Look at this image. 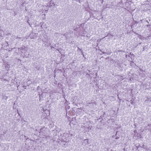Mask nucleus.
Returning a JSON list of instances; mask_svg holds the SVG:
<instances>
[{"label":"nucleus","mask_w":151,"mask_h":151,"mask_svg":"<svg viewBox=\"0 0 151 151\" xmlns=\"http://www.w3.org/2000/svg\"><path fill=\"white\" fill-rule=\"evenodd\" d=\"M18 50L19 52H20L22 53H25L27 51L26 47L25 46L20 47L18 48Z\"/></svg>","instance_id":"obj_1"},{"label":"nucleus","mask_w":151,"mask_h":151,"mask_svg":"<svg viewBox=\"0 0 151 151\" xmlns=\"http://www.w3.org/2000/svg\"><path fill=\"white\" fill-rule=\"evenodd\" d=\"M88 106L91 108H93L96 105V103L95 101H91V102L87 104Z\"/></svg>","instance_id":"obj_2"},{"label":"nucleus","mask_w":151,"mask_h":151,"mask_svg":"<svg viewBox=\"0 0 151 151\" xmlns=\"http://www.w3.org/2000/svg\"><path fill=\"white\" fill-rule=\"evenodd\" d=\"M84 143L85 144V145L88 144L89 143L88 142V139H84V142H83V144H84Z\"/></svg>","instance_id":"obj_3"},{"label":"nucleus","mask_w":151,"mask_h":151,"mask_svg":"<svg viewBox=\"0 0 151 151\" xmlns=\"http://www.w3.org/2000/svg\"><path fill=\"white\" fill-rule=\"evenodd\" d=\"M70 125L71 124H74L75 125V122L74 120H73L70 122Z\"/></svg>","instance_id":"obj_4"},{"label":"nucleus","mask_w":151,"mask_h":151,"mask_svg":"<svg viewBox=\"0 0 151 151\" xmlns=\"http://www.w3.org/2000/svg\"><path fill=\"white\" fill-rule=\"evenodd\" d=\"M131 103L132 104H134V102L133 101H132L131 102Z\"/></svg>","instance_id":"obj_5"},{"label":"nucleus","mask_w":151,"mask_h":151,"mask_svg":"<svg viewBox=\"0 0 151 151\" xmlns=\"http://www.w3.org/2000/svg\"><path fill=\"white\" fill-rule=\"evenodd\" d=\"M119 138V137H116L115 138V139H118Z\"/></svg>","instance_id":"obj_6"},{"label":"nucleus","mask_w":151,"mask_h":151,"mask_svg":"<svg viewBox=\"0 0 151 151\" xmlns=\"http://www.w3.org/2000/svg\"><path fill=\"white\" fill-rule=\"evenodd\" d=\"M29 19L28 20V21L27 22H28V23H29V25H30L29 23L28 22H29Z\"/></svg>","instance_id":"obj_7"},{"label":"nucleus","mask_w":151,"mask_h":151,"mask_svg":"<svg viewBox=\"0 0 151 151\" xmlns=\"http://www.w3.org/2000/svg\"><path fill=\"white\" fill-rule=\"evenodd\" d=\"M146 22H147L148 23H149V22H148V21L147 20H146Z\"/></svg>","instance_id":"obj_8"},{"label":"nucleus","mask_w":151,"mask_h":151,"mask_svg":"<svg viewBox=\"0 0 151 151\" xmlns=\"http://www.w3.org/2000/svg\"><path fill=\"white\" fill-rule=\"evenodd\" d=\"M78 49H79V50H81V49H80L78 48Z\"/></svg>","instance_id":"obj_9"},{"label":"nucleus","mask_w":151,"mask_h":151,"mask_svg":"<svg viewBox=\"0 0 151 151\" xmlns=\"http://www.w3.org/2000/svg\"><path fill=\"white\" fill-rule=\"evenodd\" d=\"M42 25L41 26V27H42Z\"/></svg>","instance_id":"obj_10"}]
</instances>
